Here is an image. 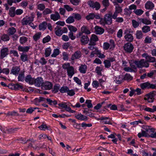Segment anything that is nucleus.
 <instances>
[{
	"instance_id": "obj_1",
	"label": "nucleus",
	"mask_w": 156,
	"mask_h": 156,
	"mask_svg": "<svg viewBox=\"0 0 156 156\" xmlns=\"http://www.w3.org/2000/svg\"><path fill=\"white\" fill-rule=\"evenodd\" d=\"M62 67L64 69L67 70L68 76L70 78H71L75 73L74 67L70 66L69 63L64 64L62 66Z\"/></svg>"
},
{
	"instance_id": "obj_2",
	"label": "nucleus",
	"mask_w": 156,
	"mask_h": 156,
	"mask_svg": "<svg viewBox=\"0 0 156 156\" xmlns=\"http://www.w3.org/2000/svg\"><path fill=\"white\" fill-rule=\"evenodd\" d=\"M112 13L111 12H109L107 14H106L105 16L104 20L103 21L101 20L100 21V24L104 25L105 24H110L112 22Z\"/></svg>"
},
{
	"instance_id": "obj_3",
	"label": "nucleus",
	"mask_w": 156,
	"mask_h": 156,
	"mask_svg": "<svg viewBox=\"0 0 156 156\" xmlns=\"http://www.w3.org/2000/svg\"><path fill=\"white\" fill-rule=\"evenodd\" d=\"M115 45L114 41L112 39H111L109 41V43L108 42H104L103 45V48L104 50H107L109 49V50H113Z\"/></svg>"
},
{
	"instance_id": "obj_4",
	"label": "nucleus",
	"mask_w": 156,
	"mask_h": 156,
	"mask_svg": "<svg viewBox=\"0 0 156 156\" xmlns=\"http://www.w3.org/2000/svg\"><path fill=\"white\" fill-rule=\"evenodd\" d=\"M131 30L130 28H126L124 30V34L125 39L126 41L129 43L132 42L133 40V37L132 34H130Z\"/></svg>"
},
{
	"instance_id": "obj_5",
	"label": "nucleus",
	"mask_w": 156,
	"mask_h": 156,
	"mask_svg": "<svg viewBox=\"0 0 156 156\" xmlns=\"http://www.w3.org/2000/svg\"><path fill=\"white\" fill-rule=\"evenodd\" d=\"M34 16L33 15H31L30 16H26L25 18H23L21 21L22 25L31 24L32 22L34 20Z\"/></svg>"
},
{
	"instance_id": "obj_6",
	"label": "nucleus",
	"mask_w": 156,
	"mask_h": 156,
	"mask_svg": "<svg viewBox=\"0 0 156 156\" xmlns=\"http://www.w3.org/2000/svg\"><path fill=\"white\" fill-rule=\"evenodd\" d=\"M156 91H154L146 94L144 98V100H147L149 103L152 102L154 100V97Z\"/></svg>"
},
{
	"instance_id": "obj_7",
	"label": "nucleus",
	"mask_w": 156,
	"mask_h": 156,
	"mask_svg": "<svg viewBox=\"0 0 156 156\" xmlns=\"http://www.w3.org/2000/svg\"><path fill=\"white\" fill-rule=\"evenodd\" d=\"M140 86L141 88L143 90L149 89H155L156 86L155 85L151 84L149 82H146L140 84Z\"/></svg>"
},
{
	"instance_id": "obj_8",
	"label": "nucleus",
	"mask_w": 156,
	"mask_h": 156,
	"mask_svg": "<svg viewBox=\"0 0 156 156\" xmlns=\"http://www.w3.org/2000/svg\"><path fill=\"white\" fill-rule=\"evenodd\" d=\"M81 32H79L76 35L77 38L80 37L83 33L87 34H89L91 32L88 27L85 26H83L80 29Z\"/></svg>"
},
{
	"instance_id": "obj_9",
	"label": "nucleus",
	"mask_w": 156,
	"mask_h": 156,
	"mask_svg": "<svg viewBox=\"0 0 156 156\" xmlns=\"http://www.w3.org/2000/svg\"><path fill=\"white\" fill-rule=\"evenodd\" d=\"M137 62L138 68H147L149 66V63L143 59H142L140 60H137Z\"/></svg>"
},
{
	"instance_id": "obj_10",
	"label": "nucleus",
	"mask_w": 156,
	"mask_h": 156,
	"mask_svg": "<svg viewBox=\"0 0 156 156\" xmlns=\"http://www.w3.org/2000/svg\"><path fill=\"white\" fill-rule=\"evenodd\" d=\"M123 48L124 51L129 53H131L134 49L133 45L129 42L125 44L123 46Z\"/></svg>"
},
{
	"instance_id": "obj_11",
	"label": "nucleus",
	"mask_w": 156,
	"mask_h": 156,
	"mask_svg": "<svg viewBox=\"0 0 156 156\" xmlns=\"http://www.w3.org/2000/svg\"><path fill=\"white\" fill-rule=\"evenodd\" d=\"M88 4L93 9L96 10H99L101 7L100 3L98 2H94L93 1H89Z\"/></svg>"
},
{
	"instance_id": "obj_12",
	"label": "nucleus",
	"mask_w": 156,
	"mask_h": 156,
	"mask_svg": "<svg viewBox=\"0 0 156 156\" xmlns=\"http://www.w3.org/2000/svg\"><path fill=\"white\" fill-rule=\"evenodd\" d=\"M79 38H80V41L82 45H86L87 44L90 40L87 35L82 34Z\"/></svg>"
},
{
	"instance_id": "obj_13",
	"label": "nucleus",
	"mask_w": 156,
	"mask_h": 156,
	"mask_svg": "<svg viewBox=\"0 0 156 156\" xmlns=\"http://www.w3.org/2000/svg\"><path fill=\"white\" fill-rule=\"evenodd\" d=\"M146 129L147 134L148 135V137L156 138V131L155 132V129L148 128Z\"/></svg>"
},
{
	"instance_id": "obj_14",
	"label": "nucleus",
	"mask_w": 156,
	"mask_h": 156,
	"mask_svg": "<svg viewBox=\"0 0 156 156\" xmlns=\"http://www.w3.org/2000/svg\"><path fill=\"white\" fill-rule=\"evenodd\" d=\"M9 49L8 48H3L0 51V58L3 59L9 54Z\"/></svg>"
},
{
	"instance_id": "obj_15",
	"label": "nucleus",
	"mask_w": 156,
	"mask_h": 156,
	"mask_svg": "<svg viewBox=\"0 0 156 156\" xmlns=\"http://www.w3.org/2000/svg\"><path fill=\"white\" fill-rule=\"evenodd\" d=\"M142 56L145 58L146 61L148 63L154 62H156L155 57L148 55L147 53H144L142 55Z\"/></svg>"
},
{
	"instance_id": "obj_16",
	"label": "nucleus",
	"mask_w": 156,
	"mask_h": 156,
	"mask_svg": "<svg viewBox=\"0 0 156 156\" xmlns=\"http://www.w3.org/2000/svg\"><path fill=\"white\" fill-rule=\"evenodd\" d=\"M85 18L87 20H93L94 18L97 19H99L101 17L98 14L92 13H90Z\"/></svg>"
},
{
	"instance_id": "obj_17",
	"label": "nucleus",
	"mask_w": 156,
	"mask_h": 156,
	"mask_svg": "<svg viewBox=\"0 0 156 156\" xmlns=\"http://www.w3.org/2000/svg\"><path fill=\"white\" fill-rule=\"evenodd\" d=\"M52 84L49 81H45L43 82L41 87L42 89L46 90H50L52 87Z\"/></svg>"
},
{
	"instance_id": "obj_18",
	"label": "nucleus",
	"mask_w": 156,
	"mask_h": 156,
	"mask_svg": "<svg viewBox=\"0 0 156 156\" xmlns=\"http://www.w3.org/2000/svg\"><path fill=\"white\" fill-rule=\"evenodd\" d=\"M98 41V38L96 35L92 34L90 39V43L89 45H95L96 44V42Z\"/></svg>"
},
{
	"instance_id": "obj_19",
	"label": "nucleus",
	"mask_w": 156,
	"mask_h": 156,
	"mask_svg": "<svg viewBox=\"0 0 156 156\" xmlns=\"http://www.w3.org/2000/svg\"><path fill=\"white\" fill-rule=\"evenodd\" d=\"M43 82V79L41 77H38L36 79H34V83L35 86L40 87L42 86Z\"/></svg>"
},
{
	"instance_id": "obj_20",
	"label": "nucleus",
	"mask_w": 156,
	"mask_h": 156,
	"mask_svg": "<svg viewBox=\"0 0 156 156\" xmlns=\"http://www.w3.org/2000/svg\"><path fill=\"white\" fill-rule=\"evenodd\" d=\"M82 56V53L79 50L76 51L73 54L71 57V59L72 61H74L75 59H77L80 58Z\"/></svg>"
},
{
	"instance_id": "obj_21",
	"label": "nucleus",
	"mask_w": 156,
	"mask_h": 156,
	"mask_svg": "<svg viewBox=\"0 0 156 156\" xmlns=\"http://www.w3.org/2000/svg\"><path fill=\"white\" fill-rule=\"evenodd\" d=\"M20 69V66H13L11 70L10 74H12L16 76L19 74Z\"/></svg>"
},
{
	"instance_id": "obj_22",
	"label": "nucleus",
	"mask_w": 156,
	"mask_h": 156,
	"mask_svg": "<svg viewBox=\"0 0 156 156\" xmlns=\"http://www.w3.org/2000/svg\"><path fill=\"white\" fill-rule=\"evenodd\" d=\"M50 18L54 21H56L60 19V16L59 13L57 11L55 12L54 14H52L50 15Z\"/></svg>"
},
{
	"instance_id": "obj_23",
	"label": "nucleus",
	"mask_w": 156,
	"mask_h": 156,
	"mask_svg": "<svg viewBox=\"0 0 156 156\" xmlns=\"http://www.w3.org/2000/svg\"><path fill=\"white\" fill-rule=\"evenodd\" d=\"M94 32L96 34H101L104 32V29L98 26H95L94 28Z\"/></svg>"
},
{
	"instance_id": "obj_24",
	"label": "nucleus",
	"mask_w": 156,
	"mask_h": 156,
	"mask_svg": "<svg viewBox=\"0 0 156 156\" xmlns=\"http://www.w3.org/2000/svg\"><path fill=\"white\" fill-rule=\"evenodd\" d=\"M25 80L26 83H28L32 85L34 83V78H32L30 75H28L26 76Z\"/></svg>"
},
{
	"instance_id": "obj_25",
	"label": "nucleus",
	"mask_w": 156,
	"mask_h": 156,
	"mask_svg": "<svg viewBox=\"0 0 156 156\" xmlns=\"http://www.w3.org/2000/svg\"><path fill=\"white\" fill-rule=\"evenodd\" d=\"M30 46H22L20 45H19L18 47V50L20 51L27 52L29 51L30 48Z\"/></svg>"
},
{
	"instance_id": "obj_26",
	"label": "nucleus",
	"mask_w": 156,
	"mask_h": 156,
	"mask_svg": "<svg viewBox=\"0 0 156 156\" xmlns=\"http://www.w3.org/2000/svg\"><path fill=\"white\" fill-rule=\"evenodd\" d=\"M87 68V66L86 65L82 64L79 67V70L81 73L84 74L86 73Z\"/></svg>"
},
{
	"instance_id": "obj_27",
	"label": "nucleus",
	"mask_w": 156,
	"mask_h": 156,
	"mask_svg": "<svg viewBox=\"0 0 156 156\" xmlns=\"http://www.w3.org/2000/svg\"><path fill=\"white\" fill-rule=\"evenodd\" d=\"M130 66L132 69L133 70L136 69L137 67L138 68V65L137 62V60H132L129 62Z\"/></svg>"
},
{
	"instance_id": "obj_28",
	"label": "nucleus",
	"mask_w": 156,
	"mask_h": 156,
	"mask_svg": "<svg viewBox=\"0 0 156 156\" xmlns=\"http://www.w3.org/2000/svg\"><path fill=\"white\" fill-rule=\"evenodd\" d=\"M47 26V23L46 21H44L39 25V29L40 30L44 31L46 29Z\"/></svg>"
},
{
	"instance_id": "obj_29",
	"label": "nucleus",
	"mask_w": 156,
	"mask_h": 156,
	"mask_svg": "<svg viewBox=\"0 0 156 156\" xmlns=\"http://www.w3.org/2000/svg\"><path fill=\"white\" fill-rule=\"evenodd\" d=\"M55 31L56 35L58 36H60L63 33L61 27L58 26L55 28Z\"/></svg>"
},
{
	"instance_id": "obj_30",
	"label": "nucleus",
	"mask_w": 156,
	"mask_h": 156,
	"mask_svg": "<svg viewBox=\"0 0 156 156\" xmlns=\"http://www.w3.org/2000/svg\"><path fill=\"white\" fill-rule=\"evenodd\" d=\"M145 8L147 9H152L154 7V4L150 1H147L145 5Z\"/></svg>"
},
{
	"instance_id": "obj_31",
	"label": "nucleus",
	"mask_w": 156,
	"mask_h": 156,
	"mask_svg": "<svg viewBox=\"0 0 156 156\" xmlns=\"http://www.w3.org/2000/svg\"><path fill=\"white\" fill-rule=\"evenodd\" d=\"M138 19L140 23H142L146 25H149L151 24V20L146 18H139Z\"/></svg>"
},
{
	"instance_id": "obj_32",
	"label": "nucleus",
	"mask_w": 156,
	"mask_h": 156,
	"mask_svg": "<svg viewBox=\"0 0 156 156\" xmlns=\"http://www.w3.org/2000/svg\"><path fill=\"white\" fill-rule=\"evenodd\" d=\"M76 118L77 119L81 121H87V117L81 114H79L75 115Z\"/></svg>"
},
{
	"instance_id": "obj_33",
	"label": "nucleus",
	"mask_w": 156,
	"mask_h": 156,
	"mask_svg": "<svg viewBox=\"0 0 156 156\" xmlns=\"http://www.w3.org/2000/svg\"><path fill=\"white\" fill-rule=\"evenodd\" d=\"M19 129V128H11L8 129H7L5 130H3V132L5 133H12L17 131Z\"/></svg>"
},
{
	"instance_id": "obj_34",
	"label": "nucleus",
	"mask_w": 156,
	"mask_h": 156,
	"mask_svg": "<svg viewBox=\"0 0 156 156\" xmlns=\"http://www.w3.org/2000/svg\"><path fill=\"white\" fill-rule=\"evenodd\" d=\"M7 31L8 34L9 36L12 35H13L16 32V30L14 27H12L9 28L8 29Z\"/></svg>"
},
{
	"instance_id": "obj_35",
	"label": "nucleus",
	"mask_w": 156,
	"mask_h": 156,
	"mask_svg": "<svg viewBox=\"0 0 156 156\" xmlns=\"http://www.w3.org/2000/svg\"><path fill=\"white\" fill-rule=\"evenodd\" d=\"M109 118L108 117H101L99 119V120L103 121V122L105 124H112L110 120H109Z\"/></svg>"
},
{
	"instance_id": "obj_36",
	"label": "nucleus",
	"mask_w": 156,
	"mask_h": 156,
	"mask_svg": "<svg viewBox=\"0 0 156 156\" xmlns=\"http://www.w3.org/2000/svg\"><path fill=\"white\" fill-rule=\"evenodd\" d=\"M41 32H38L35 34L33 36V39L35 41H37L41 37Z\"/></svg>"
},
{
	"instance_id": "obj_37",
	"label": "nucleus",
	"mask_w": 156,
	"mask_h": 156,
	"mask_svg": "<svg viewBox=\"0 0 156 156\" xmlns=\"http://www.w3.org/2000/svg\"><path fill=\"white\" fill-rule=\"evenodd\" d=\"M1 40L4 41H7L9 40V35L8 34H4L1 37Z\"/></svg>"
},
{
	"instance_id": "obj_38",
	"label": "nucleus",
	"mask_w": 156,
	"mask_h": 156,
	"mask_svg": "<svg viewBox=\"0 0 156 156\" xmlns=\"http://www.w3.org/2000/svg\"><path fill=\"white\" fill-rule=\"evenodd\" d=\"M102 4L105 7L103 10L105 11L107 9V8L110 5L109 0H103L102 1Z\"/></svg>"
},
{
	"instance_id": "obj_39",
	"label": "nucleus",
	"mask_w": 156,
	"mask_h": 156,
	"mask_svg": "<svg viewBox=\"0 0 156 156\" xmlns=\"http://www.w3.org/2000/svg\"><path fill=\"white\" fill-rule=\"evenodd\" d=\"M136 37L137 39H140L143 37V34L140 30H137L136 33Z\"/></svg>"
},
{
	"instance_id": "obj_40",
	"label": "nucleus",
	"mask_w": 156,
	"mask_h": 156,
	"mask_svg": "<svg viewBox=\"0 0 156 156\" xmlns=\"http://www.w3.org/2000/svg\"><path fill=\"white\" fill-rule=\"evenodd\" d=\"M66 21L68 24L73 23L75 21L74 18L73 16H70L66 20Z\"/></svg>"
},
{
	"instance_id": "obj_41",
	"label": "nucleus",
	"mask_w": 156,
	"mask_h": 156,
	"mask_svg": "<svg viewBox=\"0 0 156 156\" xmlns=\"http://www.w3.org/2000/svg\"><path fill=\"white\" fill-rule=\"evenodd\" d=\"M15 9L16 8L14 7H12L10 8L9 10V15L10 16L13 17L15 16Z\"/></svg>"
},
{
	"instance_id": "obj_42",
	"label": "nucleus",
	"mask_w": 156,
	"mask_h": 156,
	"mask_svg": "<svg viewBox=\"0 0 156 156\" xmlns=\"http://www.w3.org/2000/svg\"><path fill=\"white\" fill-rule=\"evenodd\" d=\"M20 58L22 61L25 62L28 60V55L25 53H22L20 56Z\"/></svg>"
},
{
	"instance_id": "obj_43",
	"label": "nucleus",
	"mask_w": 156,
	"mask_h": 156,
	"mask_svg": "<svg viewBox=\"0 0 156 156\" xmlns=\"http://www.w3.org/2000/svg\"><path fill=\"white\" fill-rule=\"evenodd\" d=\"M58 105L59 106V108H65L66 111L67 110V108L69 107L68 106L67 103L65 102H62L59 103L58 104Z\"/></svg>"
},
{
	"instance_id": "obj_44",
	"label": "nucleus",
	"mask_w": 156,
	"mask_h": 156,
	"mask_svg": "<svg viewBox=\"0 0 156 156\" xmlns=\"http://www.w3.org/2000/svg\"><path fill=\"white\" fill-rule=\"evenodd\" d=\"M28 41V38L25 36H22L20 38V42L21 44H24Z\"/></svg>"
},
{
	"instance_id": "obj_45",
	"label": "nucleus",
	"mask_w": 156,
	"mask_h": 156,
	"mask_svg": "<svg viewBox=\"0 0 156 156\" xmlns=\"http://www.w3.org/2000/svg\"><path fill=\"white\" fill-rule=\"evenodd\" d=\"M69 88L67 86H63L59 90V91L62 93H67L69 90Z\"/></svg>"
},
{
	"instance_id": "obj_46",
	"label": "nucleus",
	"mask_w": 156,
	"mask_h": 156,
	"mask_svg": "<svg viewBox=\"0 0 156 156\" xmlns=\"http://www.w3.org/2000/svg\"><path fill=\"white\" fill-rule=\"evenodd\" d=\"M72 15L74 18V19H75L77 20H80L81 19V16L80 14L79 13H73Z\"/></svg>"
},
{
	"instance_id": "obj_47",
	"label": "nucleus",
	"mask_w": 156,
	"mask_h": 156,
	"mask_svg": "<svg viewBox=\"0 0 156 156\" xmlns=\"http://www.w3.org/2000/svg\"><path fill=\"white\" fill-rule=\"evenodd\" d=\"M67 27L69 30L70 31V32H76L77 30V28L76 27L72 25H67Z\"/></svg>"
},
{
	"instance_id": "obj_48",
	"label": "nucleus",
	"mask_w": 156,
	"mask_h": 156,
	"mask_svg": "<svg viewBox=\"0 0 156 156\" xmlns=\"http://www.w3.org/2000/svg\"><path fill=\"white\" fill-rule=\"evenodd\" d=\"M18 76V81H23L24 80V72H21L19 74Z\"/></svg>"
},
{
	"instance_id": "obj_49",
	"label": "nucleus",
	"mask_w": 156,
	"mask_h": 156,
	"mask_svg": "<svg viewBox=\"0 0 156 156\" xmlns=\"http://www.w3.org/2000/svg\"><path fill=\"white\" fill-rule=\"evenodd\" d=\"M47 102L48 103V104L50 105H55L57 104V102L56 100H52L50 99L47 98L46 99Z\"/></svg>"
},
{
	"instance_id": "obj_50",
	"label": "nucleus",
	"mask_w": 156,
	"mask_h": 156,
	"mask_svg": "<svg viewBox=\"0 0 156 156\" xmlns=\"http://www.w3.org/2000/svg\"><path fill=\"white\" fill-rule=\"evenodd\" d=\"M142 31L144 33H147L150 31V27L147 26H144L142 28Z\"/></svg>"
},
{
	"instance_id": "obj_51",
	"label": "nucleus",
	"mask_w": 156,
	"mask_h": 156,
	"mask_svg": "<svg viewBox=\"0 0 156 156\" xmlns=\"http://www.w3.org/2000/svg\"><path fill=\"white\" fill-rule=\"evenodd\" d=\"M5 114L6 115V116H15L19 115V114L17 112L15 111L9 112Z\"/></svg>"
},
{
	"instance_id": "obj_52",
	"label": "nucleus",
	"mask_w": 156,
	"mask_h": 156,
	"mask_svg": "<svg viewBox=\"0 0 156 156\" xmlns=\"http://www.w3.org/2000/svg\"><path fill=\"white\" fill-rule=\"evenodd\" d=\"M52 12V10L49 8H46L44 10L43 14L44 15H46Z\"/></svg>"
},
{
	"instance_id": "obj_53",
	"label": "nucleus",
	"mask_w": 156,
	"mask_h": 156,
	"mask_svg": "<svg viewBox=\"0 0 156 156\" xmlns=\"http://www.w3.org/2000/svg\"><path fill=\"white\" fill-rule=\"evenodd\" d=\"M60 86L58 84H55L53 92L54 93H56L58 92L59 90H60Z\"/></svg>"
},
{
	"instance_id": "obj_54",
	"label": "nucleus",
	"mask_w": 156,
	"mask_h": 156,
	"mask_svg": "<svg viewBox=\"0 0 156 156\" xmlns=\"http://www.w3.org/2000/svg\"><path fill=\"white\" fill-rule=\"evenodd\" d=\"M13 88L14 90H19L20 89H22L23 88V86L18 83L15 84H13Z\"/></svg>"
},
{
	"instance_id": "obj_55",
	"label": "nucleus",
	"mask_w": 156,
	"mask_h": 156,
	"mask_svg": "<svg viewBox=\"0 0 156 156\" xmlns=\"http://www.w3.org/2000/svg\"><path fill=\"white\" fill-rule=\"evenodd\" d=\"M85 103V104L87 105L88 108H90L93 107V106L91 103V100H87L86 101Z\"/></svg>"
},
{
	"instance_id": "obj_56",
	"label": "nucleus",
	"mask_w": 156,
	"mask_h": 156,
	"mask_svg": "<svg viewBox=\"0 0 156 156\" xmlns=\"http://www.w3.org/2000/svg\"><path fill=\"white\" fill-rule=\"evenodd\" d=\"M51 50L50 48H46L45 50V57H47L50 56Z\"/></svg>"
},
{
	"instance_id": "obj_57",
	"label": "nucleus",
	"mask_w": 156,
	"mask_h": 156,
	"mask_svg": "<svg viewBox=\"0 0 156 156\" xmlns=\"http://www.w3.org/2000/svg\"><path fill=\"white\" fill-rule=\"evenodd\" d=\"M134 12L137 15L140 16L144 12V11L141 9H136L134 11Z\"/></svg>"
},
{
	"instance_id": "obj_58",
	"label": "nucleus",
	"mask_w": 156,
	"mask_h": 156,
	"mask_svg": "<svg viewBox=\"0 0 156 156\" xmlns=\"http://www.w3.org/2000/svg\"><path fill=\"white\" fill-rule=\"evenodd\" d=\"M152 38L148 36H147L144 40V43L145 44H150L152 42Z\"/></svg>"
},
{
	"instance_id": "obj_59",
	"label": "nucleus",
	"mask_w": 156,
	"mask_h": 156,
	"mask_svg": "<svg viewBox=\"0 0 156 156\" xmlns=\"http://www.w3.org/2000/svg\"><path fill=\"white\" fill-rule=\"evenodd\" d=\"M105 67L106 68H109L111 66V63L110 61L108 60H105L104 61Z\"/></svg>"
},
{
	"instance_id": "obj_60",
	"label": "nucleus",
	"mask_w": 156,
	"mask_h": 156,
	"mask_svg": "<svg viewBox=\"0 0 156 156\" xmlns=\"http://www.w3.org/2000/svg\"><path fill=\"white\" fill-rule=\"evenodd\" d=\"M133 79V77L130 75V74L126 73L124 76V79L125 80H131Z\"/></svg>"
},
{
	"instance_id": "obj_61",
	"label": "nucleus",
	"mask_w": 156,
	"mask_h": 156,
	"mask_svg": "<svg viewBox=\"0 0 156 156\" xmlns=\"http://www.w3.org/2000/svg\"><path fill=\"white\" fill-rule=\"evenodd\" d=\"M59 49H55L54 51L51 55V56L52 57H55L57 55H58L59 54Z\"/></svg>"
},
{
	"instance_id": "obj_62",
	"label": "nucleus",
	"mask_w": 156,
	"mask_h": 156,
	"mask_svg": "<svg viewBox=\"0 0 156 156\" xmlns=\"http://www.w3.org/2000/svg\"><path fill=\"white\" fill-rule=\"evenodd\" d=\"M51 38L50 36L48 35L46 37L43 38L42 40L43 43H45L48 42L51 40Z\"/></svg>"
},
{
	"instance_id": "obj_63",
	"label": "nucleus",
	"mask_w": 156,
	"mask_h": 156,
	"mask_svg": "<svg viewBox=\"0 0 156 156\" xmlns=\"http://www.w3.org/2000/svg\"><path fill=\"white\" fill-rule=\"evenodd\" d=\"M102 70V68L100 66H97L95 69V70L97 74L101 76V71Z\"/></svg>"
},
{
	"instance_id": "obj_64",
	"label": "nucleus",
	"mask_w": 156,
	"mask_h": 156,
	"mask_svg": "<svg viewBox=\"0 0 156 156\" xmlns=\"http://www.w3.org/2000/svg\"><path fill=\"white\" fill-rule=\"evenodd\" d=\"M37 8L41 11H43L45 9V6L43 4H40L37 5Z\"/></svg>"
}]
</instances>
